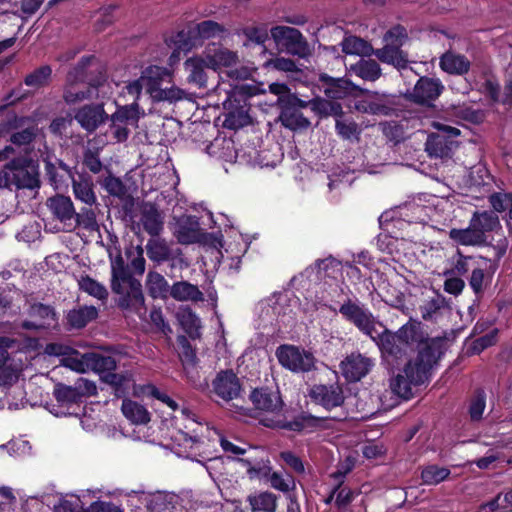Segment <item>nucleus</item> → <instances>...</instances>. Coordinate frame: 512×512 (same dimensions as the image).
<instances>
[{
    "mask_svg": "<svg viewBox=\"0 0 512 512\" xmlns=\"http://www.w3.org/2000/svg\"><path fill=\"white\" fill-rule=\"evenodd\" d=\"M111 289L118 295L119 308L139 317L146 314L142 285L130 274L121 256L111 262Z\"/></svg>",
    "mask_w": 512,
    "mask_h": 512,
    "instance_id": "obj_2",
    "label": "nucleus"
},
{
    "mask_svg": "<svg viewBox=\"0 0 512 512\" xmlns=\"http://www.w3.org/2000/svg\"><path fill=\"white\" fill-rule=\"evenodd\" d=\"M103 187L110 195L119 198L124 197L127 193L124 183L119 178L112 175H109L104 179Z\"/></svg>",
    "mask_w": 512,
    "mask_h": 512,
    "instance_id": "obj_57",
    "label": "nucleus"
},
{
    "mask_svg": "<svg viewBox=\"0 0 512 512\" xmlns=\"http://www.w3.org/2000/svg\"><path fill=\"white\" fill-rule=\"evenodd\" d=\"M184 91L172 86L170 88H161L158 94H155V101L175 102L184 98Z\"/></svg>",
    "mask_w": 512,
    "mask_h": 512,
    "instance_id": "obj_63",
    "label": "nucleus"
},
{
    "mask_svg": "<svg viewBox=\"0 0 512 512\" xmlns=\"http://www.w3.org/2000/svg\"><path fill=\"white\" fill-rule=\"evenodd\" d=\"M375 55L381 62L391 64L398 69H404L408 65V55L401 50V47L385 44L382 48L374 50Z\"/></svg>",
    "mask_w": 512,
    "mask_h": 512,
    "instance_id": "obj_22",
    "label": "nucleus"
},
{
    "mask_svg": "<svg viewBox=\"0 0 512 512\" xmlns=\"http://www.w3.org/2000/svg\"><path fill=\"white\" fill-rule=\"evenodd\" d=\"M450 475V470L438 465H428L421 472L422 483L425 485H437L446 480Z\"/></svg>",
    "mask_w": 512,
    "mask_h": 512,
    "instance_id": "obj_46",
    "label": "nucleus"
},
{
    "mask_svg": "<svg viewBox=\"0 0 512 512\" xmlns=\"http://www.w3.org/2000/svg\"><path fill=\"white\" fill-rule=\"evenodd\" d=\"M98 310L95 306H80L74 308L67 313V324L74 329H81L89 322L96 319Z\"/></svg>",
    "mask_w": 512,
    "mask_h": 512,
    "instance_id": "obj_27",
    "label": "nucleus"
},
{
    "mask_svg": "<svg viewBox=\"0 0 512 512\" xmlns=\"http://www.w3.org/2000/svg\"><path fill=\"white\" fill-rule=\"evenodd\" d=\"M341 46L344 53L351 55L370 56L374 51L370 43L356 36L345 37Z\"/></svg>",
    "mask_w": 512,
    "mask_h": 512,
    "instance_id": "obj_38",
    "label": "nucleus"
},
{
    "mask_svg": "<svg viewBox=\"0 0 512 512\" xmlns=\"http://www.w3.org/2000/svg\"><path fill=\"white\" fill-rule=\"evenodd\" d=\"M443 89L439 79L421 77L409 93V98L416 103L429 104L440 96Z\"/></svg>",
    "mask_w": 512,
    "mask_h": 512,
    "instance_id": "obj_12",
    "label": "nucleus"
},
{
    "mask_svg": "<svg viewBox=\"0 0 512 512\" xmlns=\"http://www.w3.org/2000/svg\"><path fill=\"white\" fill-rule=\"evenodd\" d=\"M87 358L88 353L81 354L76 350H69L61 359V364L78 373H86L89 371Z\"/></svg>",
    "mask_w": 512,
    "mask_h": 512,
    "instance_id": "obj_45",
    "label": "nucleus"
},
{
    "mask_svg": "<svg viewBox=\"0 0 512 512\" xmlns=\"http://www.w3.org/2000/svg\"><path fill=\"white\" fill-rule=\"evenodd\" d=\"M309 395L326 409L340 406L344 401L342 388L337 384L315 385L311 388Z\"/></svg>",
    "mask_w": 512,
    "mask_h": 512,
    "instance_id": "obj_13",
    "label": "nucleus"
},
{
    "mask_svg": "<svg viewBox=\"0 0 512 512\" xmlns=\"http://www.w3.org/2000/svg\"><path fill=\"white\" fill-rule=\"evenodd\" d=\"M475 259L470 256H464L459 253V257L453 267V269L445 271L444 275H464L475 265Z\"/></svg>",
    "mask_w": 512,
    "mask_h": 512,
    "instance_id": "obj_58",
    "label": "nucleus"
},
{
    "mask_svg": "<svg viewBox=\"0 0 512 512\" xmlns=\"http://www.w3.org/2000/svg\"><path fill=\"white\" fill-rule=\"evenodd\" d=\"M350 71L365 81H376L381 76V68L375 60L360 59L350 66Z\"/></svg>",
    "mask_w": 512,
    "mask_h": 512,
    "instance_id": "obj_34",
    "label": "nucleus"
},
{
    "mask_svg": "<svg viewBox=\"0 0 512 512\" xmlns=\"http://www.w3.org/2000/svg\"><path fill=\"white\" fill-rule=\"evenodd\" d=\"M252 512H275L277 497L271 492H259L247 497Z\"/></svg>",
    "mask_w": 512,
    "mask_h": 512,
    "instance_id": "obj_33",
    "label": "nucleus"
},
{
    "mask_svg": "<svg viewBox=\"0 0 512 512\" xmlns=\"http://www.w3.org/2000/svg\"><path fill=\"white\" fill-rule=\"evenodd\" d=\"M390 104L386 94L369 92L364 99L356 102L355 108L362 113L388 115L391 111Z\"/></svg>",
    "mask_w": 512,
    "mask_h": 512,
    "instance_id": "obj_17",
    "label": "nucleus"
},
{
    "mask_svg": "<svg viewBox=\"0 0 512 512\" xmlns=\"http://www.w3.org/2000/svg\"><path fill=\"white\" fill-rule=\"evenodd\" d=\"M30 450L31 446L29 440L22 437L12 439L7 444L0 445V451H7V453L12 457L28 455Z\"/></svg>",
    "mask_w": 512,
    "mask_h": 512,
    "instance_id": "obj_50",
    "label": "nucleus"
},
{
    "mask_svg": "<svg viewBox=\"0 0 512 512\" xmlns=\"http://www.w3.org/2000/svg\"><path fill=\"white\" fill-rule=\"evenodd\" d=\"M440 346L439 341L426 343L418 355L404 366L402 372L390 379L389 387L392 393L409 399L412 395V386L421 385L429 379L433 364L442 355Z\"/></svg>",
    "mask_w": 512,
    "mask_h": 512,
    "instance_id": "obj_1",
    "label": "nucleus"
},
{
    "mask_svg": "<svg viewBox=\"0 0 512 512\" xmlns=\"http://www.w3.org/2000/svg\"><path fill=\"white\" fill-rule=\"evenodd\" d=\"M5 168L11 187L16 189L32 188V158L30 155L12 160Z\"/></svg>",
    "mask_w": 512,
    "mask_h": 512,
    "instance_id": "obj_11",
    "label": "nucleus"
},
{
    "mask_svg": "<svg viewBox=\"0 0 512 512\" xmlns=\"http://www.w3.org/2000/svg\"><path fill=\"white\" fill-rule=\"evenodd\" d=\"M48 205L52 212L62 222L67 223L74 219L75 209L69 197L58 195L48 200Z\"/></svg>",
    "mask_w": 512,
    "mask_h": 512,
    "instance_id": "obj_32",
    "label": "nucleus"
},
{
    "mask_svg": "<svg viewBox=\"0 0 512 512\" xmlns=\"http://www.w3.org/2000/svg\"><path fill=\"white\" fill-rule=\"evenodd\" d=\"M123 415L133 424H147L150 421V413L141 404L130 399H124L121 406Z\"/></svg>",
    "mask_w": 512,
    "mask_h": 512,
    "instance_id": "obj_29",
    "label": "nucleus"
},
{
    "mask_svg": "<svg viewBox=\"0 0 512 512\" xmlns=\"http://www.w3.org/2000/svg\"><path fill=\"white\" fill-rule=\"evenodd\" d=\"M193 31L200 38L208 39L221 35L224 32V28L215 21L206 20L198 23Z\"/></svg>",
    "mask_w": 512,
    "mask_h": 512,
    "instance_id": "obj_52",
    "label": "nucleus"
},
{
    "mask_svg": "<svg viewBox=\"0 0 512 512\" xmlns=\"http://www.w3.org/2000/svg\"><path fill=\"white\" fill-rule=\"evenodd\" d=\"M142 499L149 512H173L176 508L179 497L174 493L155 492L142 493Z\"/></svg>",
    "mask_w": 512,
    "mask_h": 512,
    "instance_id": "obj_16",
    "label": "nucleus"
},
{
    "mask_svg": "<svg viewBox=\"0 0 512 512\" xmlns=\"http://www.w3.org/2000/svg\"><path fill=\"white\" fill-rule=\"evenodd\" d=\"M193 35V29L189 31L182 30L178 32L173 39L176 48L182 51H189L194 45V42L192 41Z\"/></svg>",
    "mask_w": 512,
    "mask_h": 512,
    "instance_id": "obj_64",
    "label": "nucleus"
},
{
    "mask_svg": "<svg viewBox=\"0 0 512 512\" xmlns=\"http://www.w3.org/2000/svg\"><path fill=\"white\" fill-rule=\"evenodd\" d=\"M91 58L84 57L78 63L77 67H75L71 72H69L67 76V85L64 90V99L68 104H75L77 102L91 99L93 97L94 89L91 87H87L86 89H79L76 86L78 81H82L84 79L83 71L86 66L89 64Z\"/></svg>",
    "mask_w": 512,
    "mask_h": 512,
    "instance_id": "obj_9",
    "label": "nucleus"
},
{
    "mask_svg": "<svg viewBox=\"0 0 512 512\" xmlns=\"http://www.w3.org/2000/svg\"><path fill=\"white\" fill-rule=\"evenodd\" d=\"M469 224L487 239V233L500 229V221L497 215L489 211H476L473 213Z\"/></svg>",
    "mask_w": 512,
    "mask_h": 512,
    "instance_id": "obj_23",
    "label": "nucleus"
},
{
    "mask_svg": "<svg viewBox=\"0 0 512 512\" xmlns=\"http://www.w3.org/2000/svg\"><path fill=\"white\" fill-rule=\"evenodd\" d=\"M451 115L460 120H465L471 123H479L482 121L483 114L479 110L472 109L465 104L453 106Z\"/></svg>",
    "mask_w": 512,
    "mask_h": 512,
    "instance_id": "obj_54",
    "label": "nucleus"
},
{
    "mask_svg": "<svg viewBox=\"0 0 512 512\" xmlns=\"http://www.w3.org/2000/svg\"><path fill=\"white\" fill-rule=\"evenodd\" d=\"M359 88L346 79H333L325 88V94L332 99H342Z\"/></svg>",
    "mask_w": 512,
    "mask_h": 512,
    "instance_id": "obj_41",
    "label": "nucleus"
},
{
    "mask_svg": "<svg viewBox=\"0 0 512 512\" xmlns=\"http://www.w3.org/2000/svg\"><path fill=\"white\" fill-rule=\"evenodd\" d=\"M271 36L276 44L289 54L304 58L310 53L307 41L295 28L276 26L271 29Z\"/></svg>",
    "mask_w": 512,
    "mask_h": 512,
    "instance_id": "obj_5",
    "label": "nucleus"
},
{
    "mask_svg": "<svg viewBox=\"0 0 512 512\" xmlns=\"http://www.w3.org/2000/svg\"><path fill=\"white\" fill-rule=\"evenodd\" d=\"M58 326V315L54 307L46 304H34V330L54 329Z\"/></svg>",
    "mask_w": 512,
    "mask_h": 512,
    "instance_id": "obj_26",
    "label": "nucleus"
},
{
    "mask_svg": "<svg viewBox=\"0 0 512 512\" xmlns=\"http://www.w3.org/2000/svg\"><path fill=\"white\" fill-rule=\"evenodd\" d=\"M86 360L88 361L89 371L104 375L116 369V361L111 356L91 352L88 353Z\"/></svg>",
    "mask_w": 512,
    "mask_h": 512,
    "instance_id": "obj_40",
    "label": "nucleus"
},
{
    "mask_svg": "<svg viewBox=\"0 0 512 512\" xmlns=\"http://www.w3.org/2000/svg\"><path fill=\"white\" fill-rule=\"evenodd\" d=\"M374 366V360L361 354L351 353L340 363L343 376L350 382H356L365 377Z\"/></svg>",
    "mask_w": 512,
    "mask_h": 512,
    "instance_id": "obj_10",
    "label": "nucleus"
},
{
    "mask_svg": "<svg viewBox=\"0 0 512 512\" xmlns=\"http://www.w3.org/2000/svg\"><path fill=\"white\" fill-rule=\"evenodd\" d=\"M339 312L346 320L353 323L362 333L371 339L383 328L381 322L364 306H361L350 299L345 301L339 309Z\"/></svg>",
    "mask_w": 512,
    "mask_h": 512,
    "instance_id": "obj_3",
    "label": "nucleus"
},
{
    "mask_svg": "<svg viewBox=\"0 0 512 512\" xmlns=\"http://www.w3.org/2000/svg\"><path fill=\"white\" fill-rule=\"evenodd\" d=\"M73 220L76 225L82 226L87 230L92 231L97 228L95 213L91 209H83L80 213L75 212Z\"/></svg>",
    "mask_w": 512,
    "mask_h": 512,
    "instance_id": "obj_61",
    "label": "nucleus"
},
{
    "mask_svg": "<svg viewBox=\"0 0 512 512\" xmlns=\"http://www.w3.org/2000/svg\"><path fill=\"white\" fill-rule=\"evenodd\" d=\"M250 398L255 407L259 410L275 413L282 409L283 402L277 391L255 389L251 393Z\"/></svg>",
    "mask_w": 512,
    "mask_h": 512,
    "instance_id": "obj_19",
    "label": "nucleus"
},
{
    "mask_svg": "<svg viewBox=\"0 0 512 512\" xmlns=\"http://www.w3.org/2000/svg\"><path fill=\"white\" fill-rule=\"evenodd\" d=\"M141 224L151 236H158L164 225V217L153 204H144L141 209Z\"/></svg>",
    "mask_w": 512,
    "mask_h": 512,
    "instance_id": "obj_21",
    "label": "nucleus"
},
{
    "mask_svg": "<svg viewBox=\"0 0 512 512\" xmlns=\"http://www.w3.org/2000/svg\"><path fill=\"white\" fill-rule=\"evenodd\" d=\"M372 340L377 344L382 354L387 357L397 359L407 353V350L402 341L400 342V338H398L397 333L389 331L384 326Z\"/></svg>",
    "mask_w": 512,
    "mask_h": 512,
    "instance_id": "obj_15",
    "label": "nucleus"
},
{
    "mask_svg": "<svg viewBox=\"0 0 512 512\" xmlns=\"http://www.w3.org/2000/svg\"><path fill=\"white\" fill-rule=\"evenodd\" d=\"M141 393L145 395H150L161 402L165 403L167 406H169L171 409L176 410L178 405L177 403L171 399L167 394L162 393L156 386L153 384H146L141 386L140 388Z\"/></svg>",
    "mask_w": 512,
    "mask_h": 512,
    "instance_id": "obj_59",
    "label": "nucleus"
},
{
    "mask_svg": "<svg viewBox=\"0 0 512 512\" xmlns=\"http://www.w3.org/2000/svg\"><path fill=\"white\" fill-rule=\"evenodd\" d=\"M439 64L443 71L455 75H463L470 69V61L464 55L452 51L444 53Z\"/></svg>",
    "mask_w": 512,
    "mask_h": 512,
    "instance_id": "obj_25",
    "label": "nucleus"
},
{
    "mask_svg": "<svg viewBox=\"0 0 512 512\" xmlns=\"http://www.w3.org/2000/svg\"><path fill=\"white\" fill-rule=\"evenodd\" d=\"M54 395L57 401L62 403H76L81 399L75 383L72 386L64 384L55 385Z\"/></svg>",
    "mask_w": 512,
    "mask_h": 512,
    "instance_id": "obj_53",
    "label": "nucleus"
},
{
    "mask_svg": "<svg viewBox=\"0 0 512 512\" xmlns=\"http://www.w3.org/2000/svg\"><path fill=\"white\" fill-rule=\"evenodd\" d=\"M279 363L293 372H308L315 367V358L310 353L292 345H282L276 350Z\"/></svg>",
    "mask_w": 512,
    "mask_h": 512,
    "instance_id": "obj_6",
    "label": "nucleus"
},
{
    "mask_svg": "<svg viewBox=\"0 0 512 512\" xmlns=\"http://www.w3.org/2000/svg\"><path fill=\"white\" fill-rule=\"evenodd\" d=\"M171 73L168 69L160 66L147 67L139 79L133 81L127 86L128 93L138 97L144 89L153 99L155 94L161 89V83L165 80L170 81Z\"/></svg>",
    "mask_w": 512,
    "mask_h": 512,
    "instance_id": "obj_4",
    "label": "nucleus"
},
{
    "mask_svg": "<svg viewBox=\"0 0 512 512\" xmlns=\"http://www.w3.org/2000/svg\"><path fill=\"white\" fill-rule=\"evenodd\" d=\"M380 127L387 140L396 144L403 139V131L399 125L392 122H383L380 123Z\"/></svg>",
    "mask_w": 512,
    "mask_h": 512,
    "instance_id": "obj_62",
    "label": "nucleus"
},
{
    "mask_svg": "<svg viewBox=\"0 0 512 512\" xmlns=\"http://www.w3.org/2000/svg\"><path fill=\"white\" fill-rule=\"evenodd\" d=\"M174 235L181 244L196 243L201 238L200 226L196 218L182 216L177 220Z\"/></svg>",
    "mask_w": 512,
    "mask_h": 512,
    "instance_id": "obj_18",
    "label": "nucleus"
},
{
    "mask_svg": "<svg viewBox=\"0 0 512 512\" xmlns=\"http://www.w3.org/2000/svg\"><path fill=\"white\" fill-rule=\"evenodd\" d=\"M396 333L406 350L414 346L418 347L421 344H423V347H425L426 343H431L433 341L426 339L419 322H408L407 324L403 325Z\"/></svg>",
    "mask_w": 512,
    "mask_h": 512,
    "instance_id": "obj_20",
    "label": "nucleus"
},
{
    "mask_svg": "<svg viewBox=\"0 0 512 512\" xmlns=\"http://www.w3.org/2000/svg\"><path fill=\"white\" fill-rule=\"evenodd\" d=\"M449 237L456 243L463 246H485L488 243L486 238L481 237V234L478 233L470 224L464 229H451L449 231Z\"/></svg>",
    "mask_w": 512,
    "mask_h": 512,
    "instance_id": "obj_28",
    "label": "nucleus"
},
{
    "mask_svg": "<svg viewBox=\"0 0 512 512\" xmlns=\"http://www.w3.org/2000/svg\"><path fill=\"white\" fill-rule=\"evenodd\" d=\"M78 285L82 291L99 300H106L108 297L106 287L88 275L81 276L78 280Z\"/></svg>",
    "mask_w": 512,
    "mask_h": 512,
    "instance_id": "obj_47",
    "label": "nucleus"
},
{
    "mask_svg": "<svg viewBox=\"0 0 512 512\" xmlns=\"http://www.w3.org/2000/svg\"><path fill=\"white\" fill-rule=\"evenodd\" d=\"M209 392L211 397L225 402L235 400L240 397L242 392L240 379L232 370H221L212 379Z\"/></svg>",
    "mask_w": 512,
    "mask_h": 512,
    "instance_id": "obj_7",
    "label": "nucleus"
},
{
    "mask_svg": "<svg viewBox=\"0 0 512 512\" xmlns=\"http://www.w3.org/2000/svg\"><path fill=\"white\" fill-rule=\"evenodd\" d=\"M485 400V393L482 390H478L474 394L469 407V414L472 420L477 421L482 418L486 406Z\"/></svg>",
    "mask_w": 512,
    "mask_h": 512,
    "instance_id": "obj_56",
    "label": "nucleus"
},
{
    "mask_svg": "<svg viewBox=\"0 0 512 512\" xmlns=\"http://www.w3.org/2000/svg\"><path fill=\"white\" fill-rule=\"evenodd\" d=\"M207 59V67L214 71L222 68H230L227 72L228 76L235 79H246L249 76V71L246 68L232 69L239 63V57L236 52L227 48H214L205 53Z\"/></svg>",
    "mask_w": 512,
    "mask_h": 512,
    "instance_id": "obj_8",
    "label": "nucleus"
},
{
    "mask_svg": "<svg viewBox=\"0 0 512 512\" xmlns=\"http://www.w3.org/2000/svg\"><path fill=\"white\" fill-rule=\"evenodd\" d=\"M73 193L77 200L92 206L96 203V195L93 191V182L90 178L79 176L72 179Z\"/></svg>",
    "mask_w": 512,
    "mask_h": 512,
    "instance_id": "obj_31",
    "label": "nucleus"
},
{
    "mask_svg": "<svg viewBox=\"0 0 512 512\" xmlns=\"http://www.w3.org/2000/svg\"><path fill=\"white\" fill-rule=\"evenodd\" d=\"M170 295L178 301H202L203 293L196 285L186 281L176 282L170 288Z\"/></svg>",
    "mask_w": 512,
    "mask_h": 512,
    "instance_id": "obj_30",
    "label": "nucleus"
},
{
    "mask_svg": "<svg viewBox=\"0 0 512 512\" xmlns=\"http://www.w3.org/2000/svg\"><path fill=\"white\" fill-rule=\"evenodd\" d=\"M425 150L429 156L435 158H445L451 153L450 143L444 136L439 134L429 135L425 144Z\"/></svg>",
    "mask_w": 512,
    "mask_h": 512,
    "instance_id": "obj_37",
    "label": "nucleus"
},
{
    "mask_svg": "<svg viewBox=\"0 0 512 512\" xmlns=\"http://www.w3.org/2000/svg\"><path fill=\"white\" fill-rule=\"evenodd\" d=\"M250 123V116L248 110L245 107H239L230 110L224 120V126L229 129H239Z\"/></svg>",
    "mask_w": 512,
    "mask_h": 512,
    "instance_id": "obj_48",
    "label": "nucleus"
},
{
    "mask_svg": "<svg viewBox=\"0 0 512 512\" xmlns=\"http://www.w3.org/2000/svg\"><path fill=\"white\" fill-rule=\"evenodd\" d=\"M172 248L164 239L152 238L146 244L147 255L150 260L161 263L171 258Z\"/></svg>",
    "mask_w": 512,
    "mask_h": 512,
    "instance_id": "obj_35",
    "label": "nucleus"
},
{
    "mask_svg": "<svg viewBox=\"0 0 512 512\" xmlns=\"http://www.w3.org/2000/svg\"><path fill=\"white\" fill-rule=\"evenodd\" d=\"M206 63V57H192L185 61L184 68L188 73L187 80L189 83H192L199 88L206 87L207 75L205 68H208Z\"/></svg>",
    "mask_w": 512,
    "mask_h": 512,
    "instance_id": "obj_24",
    "label": "nucleus"
},
{
    "mask_svg": "<svg viewBox=\"0 0 512 512\" xmlns=\"http://www.w3.org/2000/svg\"><path fill=\"white\" fill-rule=\"evenodd\" d=\"M177 319L185 330V332L192 338L200 335L201 321L199 317L189 308H181L177 312Z\"/></svg>",
    "mask_w": 512,
    "mask_h": 512,
    "instance_id": "obj_36",
    "label": "nucleus"
},
{
    "mask_svg": "<svg viewBox=\"0 0 512 512\" xmlns=\"http://www.w3.org/2000/svg\"><path fill=\"white\" fill-rule=\"evenodd\" d=\"M318 422H319L318 418H315V417L309 415V416H302V417L297 418L291 422L282 423L280 421H277L275 424L265 423V425L272 426V427H280V428L300 432L309 427L316 426V424Z\"/></svg>",
    "mask_w": 512,
    "mask_h": 512,
    "instance_id": "obj_49",
    "label": "nucleus"
},
{
    "mask_svg": "<svg viewBox=\"0 0 512 512\" xmlns=\"http://www.w3.org/2000/svg\"><path fill=\"white\" fill-rule=\"evenodd\" d=\"M101 378L105 383L114 387L115 395L117 397L124 396L128 392L130 385L132 384L131 375L128 373L118 374L110 372L102 375Z\"/></svg>",
    "mask_w": 512,
    "mask_h": 512,
    "instance_id": "obj_43",
    "label": "nucleus"
},
{
    "mask_svg": "<svg viewBox=\"0 0 512 512\" xmlns=\"http://www.w3.org/2000/svg\"><path fill=\"white\" fill-rule=\"evenodd\" d=\"M408 39L406 29L402 26H395L388 30L383 40L385 44H391V46L402 47Z\"/></svg>",
    "mask_w": 512,
    "mask_h": 512,
    "instance_id": "obj_55",
    "label": "nucleus"
},
{
    "mask_svg": "<svg viewBox=\"0 0 512 512\" xmlns=\"http://www.w3.org/2000/svg\"><path fill=\"white\" fill-rule=\"evenodd\" d=\"M31 142L32 131L29 128L11 136V143L20 149L19 152L24 151L26 155H30L29 152Z\"/></svg>",
    "mask_w": 512,
    "mask_h": 512,
    "instance_id": "obj_60",
    "label": "nucleus"
},
{
    "mask_svg": "<svg viewBox=\"0 0 512 512\" xmlns=\"http://www.w3.org/2000/svg\"><path fill=\"white\" fill-rule=\"evenodd\" d=\"M140 118L139 106L137 103L119 107L112 115L111 120L125 125H136Z\"/></svg>",
    "mask_w": 512,
    "mask_h": 512,
    "instance_id": "obj_44",
    "label": "nucleus"
},
{
    "mask_svg": "<svg viewBox=\"0 0 512 512\" xmlns=\"http://www.w3.org/2000/svg\"><path fill=\"white\" fill-rule=\"evenodd\" d=\"M444 298L436 293H433L432 296H429L420 306V311L422 318L424 320H431L434 318L436 313L443 307Z\"/></svg>",
    "mask_w": 512,
    "mask_h": 512,
    "instance_id": "obj_51",
    "label": "nucleus"
},
{
    "mask_svg": "<svg viewBox=\"0 0 512 512\" xmlns=\"http://www.w3.org/2000/svg\"><path fill=\"white\" fill-rule=\"evenodd\" d=\"M147 288L153 298H164L170 292L167 280L158 272H149L147 275Z\"/></svg>",
    "mask_w": 512,
    "mask_h": 512,
    "instance_id": "obj_42",
    "label": "nucleus"
},
{
    "mask_svg": "<svg viewBox=\"0 0 512 512\" xmlns=\"http://www.w3.org/2000/svg\"><path fill=\"white\" fill-rule=\"evenodd\" d=\"M107 117L102 104L84 105L74 115L75 120L87 132L95 131Z\"/></svg>",
    "mask_w": 512,
    "mask_h": 512,
    "instance_id": "obj_14",
    "label": "nucleus"
},
{
    "mask_svg": "<svg viewBox=\"0 0 512 512\" xmlns=\"http://www.w3.org/2000/svg\"><path fill=\"white\" fill-rule=\"evenodd\" d=\"M280 121L283 126L291 130L307 128L310 125L309 120L305 118L298 109L290 106L282 110Z\"/></svg>",
    "mask_w": 512,
    "mask_h": 512,
    "instance_id": "obj_39",
    "label": "nucleus"
}]
</instances>
